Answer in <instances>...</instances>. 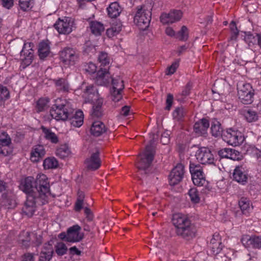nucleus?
<instances>
[{
    "label": "nucleus",
    "instance_id": "nucleus-10",
    "mask_svg": "<svg viewBox=\"0 0 261 261\" xmlns=\"http://www.w3.org/2000/svg\"><path fill=\"white\" fill-rule=\"evenodd\" d=\"M197 161L202 164H214V157L211 150L206 147H200L196 152Z\"/></svg>",
    "mask_w": 261,
    "mask_h": 261
},
{
    "label": "nucleus",
    "instance_id": "nucleus-44",
    "mask_svg": "<svg viewBox=\"0 0 261 261\" xmlns=\"http://www.w3.org/2000/svg\"><path fill=\"white\" fill-rule=\"evenodd\" d=\"M112 84L113 89L122 91L124 87L123 81L119 77L112 79Z\"/></svg>",
    "mask_w": 261,
    "mask_h": 261
},
{
    "label": "nucleus",
    "instance_id": "nucleus-64",
    "mask_svg": "<svg viewBox=\"0 0 261 261\" xmlns=\"http://www.w3.org/2000/svg\"><path fill=\"white\" fill-rule=\"evenodd\" d=\"M22 63L26 66H28L31 64L33 59V55L30 53H28V57H22Z\"/></svg>",
    "mask_w": 261,
    "mask_h": 261
},
{
    "label": "nucleus",
    "instance_id": "nucleus-23",
    "mask_svg": "<svg viewBox=\"0 0 261 261\" xmlns=\"http://www.w3.org/2000/svg\"><path fill=\"white\" fill-rule=\"evenodd\" d=\"M72 112V115L68 118L71 125L75 127H80L83 124L84 114L82 111L79 110L75 114Z\"/></svg>",
    "mask_w": 261,
    "mask_h": 261
},
{
    "label": "nucleus",
    "instance_id": "nucleus-9",
    "mask_svg": "<svg viewBox=\"0 0 261 261\" xmlns=\"http://www.w3.org/2000/svg\"><path fill=\"white\" fill-rule=\"evenodd\" d=\"M79 52L75 49L67 47L60 53L61 61L65 65H74L79 59Z\"/></svg>",
    "mask_w": 261,
    "mask_h": 261
},
{
    "label": "nucleus",
    "instance_id": "nucleus-57",
    "mask_svg": "<svg viewBox=\"0 0 261 261\" xmlns=\"http://www.w3.org/2000/svg\"><path fill=\"white\" fill-rule=\"evenodd\" d=\"M83 228L85 231L92 232L94 229L95 224L94 222H88V221H82Z\"/></svg>",
    "mask_w": 261,
    "mask_h": 261
},
{
    "label": "nucleus",
    "instance_id": "nucleus-60",
    "mask_svg": "<svg viewBox=\"0 0 261 261\" xmlns=\"http://www.w3.org/2000/svg\"><path fill=\"white\" fill-rule=\"evenodd\" d=\"M25 233V236L27 237L25 239H19V241L21 242L22 245L25 248H28L30 246V232H27Z\"/></svg>",
    "mask_w": 261,
    "mask_h": 261
},
{
    "label": "nucleus",
    "instance_id": "nucleus-59",
    "mask_svg": "<svg viewBox=\"0 0 261 261\" xmlns=\"http://www.w3.org/2000/svg\"><path fill=\"white\" fill-rule=\"evenodd\" d=\"M179 66V62L176 61L173 62L171 66L167 68V75H171L173 74Z\"/></svg>",
    "mask_w": 261,
    "mask_h": 261
},
{
    "label": "nucleus",
    "instance_id": "nucleus-29",
    "mask_svg": "<svg viewBox=\"0 0 261 261\" xmlns=\"http://www.w3.org/2000/svg\"><path fill=\"white\" fill-rule=\"evenodd\" d=\"M57 90L61 92H68L69 90V85L67 80L63 78L54 80Z\"/></svg>",
    "mask_w": 261,
    "mask_h": 261
},
{
    "label": "nucleus",
    "instance_id": "nucleus-15",
    "mask_svg": "<svg viewBox=\"0 0 261 261\" xmlns=\"http://www.w3.org/2000/svg\"><path fill=\"white\" fill-rule=\"evenodd\" d=\"M99 151L96 149L95 151L91 153L90 156L85 161L86 167L89 170H96L101 165V161L99 158Z\"/></svg>",
    "mask_w": 261,
    "mask_h": 261
},
{
    "label": "nucleus",
    "instance_id": "nucleus-16",
    "mask_svg": "<svg viewBox=\"0 0 261 261\" xmlns=\"http://www.w3.org/2000/svg\"><path fill=\"white\" fill-rule=\"evenodd\" d=\"M81 229V227L77 224L69 227L67 230V242L74 243L81 241L84 237L83 233L80 232Z\"/></svg>",
    "mask_w": 261,
    "mask_h": 261
},
{
    "label": "nucleus",
    "instance_id": "nucleus-46",
    "mask_svg": "<svg viewBox=\"0 0 261 261\" xmlns=\"http://www.w3.org/2000/svg\"><path fill=\"white\" fill-rule=\"evenodd\" d=\"M243 245L246 248L252 247L253 236L243 235L241 239Z\"/></svg>",
    "mask_w": 261,
    "mask_h": 261
},
{
    "label": "nucleus",
    "instance_id": "nucleus-36",
    "mask_svg": "<svg viewBox=\"0 0 261 261\" xmlns=\"http://www.w3.org/2000/svg\"><path fill=\"white\" fill-rule=\"evenodd\" d=\"M58 165V162L55 158H48L44 160L43 167L44 169L56 168Z\"/></svg>",
    "mask_w": 261,
    "mask_h": 261
},
{
    "label": "nucleus",
    "instance_id": "nucleus-62",
    "mask_svg": "<svg viewBox=\"0 0 261 261\" xmlns=\"http://www.w3.org/2000/svg\"><path fill=\"white\" fill-rule=\"evenodd\" d=\"M252 248L261 249V237L253 236Z\"/></svg>",
    "mask_w": 261,
    "mask_h": 261
},
{
    "label": "nucleus",
    "instance_id": "nucleus-20",
    "mask_svg": "<svg viewBox=\"0 0 261 261\" xmlns=\"http://www.w3.org/2000/svg\"><path fill=\"white\" fill-rule=\"evenodd\" d=\"M108 128L105 124L100 121H94L92 123L90 128L91 135L95 137H99L105 133Z\"/></svg>",
    "mask_w": 261,
    "mask_h": 261
},
{
    "label": "nucleus",
    "instance_id": "nucleus-14",
    "mask_svg": "<svg viewBox=\"0 0 261 261\" xmlns=\"http://www.w3.org/2000/svg\"><path fill=\"white\" fill-rule=\"evenodd\" d=\"M182 15L180 10H173L168 13H162L160 16V20L163 24L173 23L179 21Z\"/></svg>",
    "mask_w": 261,
    "mask_h": 261
},
{
    "label": "nucleus",
    "instance_id": "nucleus-34",
    "mask_svg": "<svg viewBox=\"0 0 261 261\" xmlns=\"http://www.w3.org/2000/svg\"><path fill=\"white\" fill-rule=\"evenodd\" d=\"M192 87V83L191 82H189L184 87L181 93L178 94V95L177 96V99L179 101H182L185 97H186V96H188L190 94V91Z\"/></svg>",
    "mask_w": 261,
    "mask_h": 261
},
{
    "label": "nucleus",
    "instance_id": "nucleus-43",
    "mask_svg": "<svg viewBox=\"0 0 261 261\" xmlns=\"http://www.w3.org/2000/svg\"><path fill=\"white\" fill-rule=\"evenodd\" d=\"M188 194L190 197V199L193 203H197L200 201V197L198 192L196 188H191L188 192Z\"/></svg>",
    "mask_w": 261,
    "mask_h": 261
},
{
    "label": "nucleus",
    "instance_id": "nucleus-4",
    "mask_svg": "<svg viewBox=\"0 0 261 261\" xmlns=\"http://www.w3.org/2000/svg\"><path fill=\"white\" fill-rule=\"evenodd\" d=\"M151 10L150 4L138 8L134 20L140 30H145L148 28L151 18Z\"/></svg>",
    "mask_w": 261,
    "mask_h": 261
},
{
    "label": "nucleus",
    "instance_id": "nucleus-27",
    "mask_svg": "<svg viewBox=\"0 0 261 261\" xmlns=\"http://www.w3.org/2000/svg\"><path fill=\"white\" fill-rule=\"evenodd\" d=\"M103 104L102 99H98L96 103L93 106L91 115L93 118H99L103 115L102 106Z\"/></svg>",
    "mask_w": 261,
    "mask_h": 261
},
{
    "label": "nucleus",
    "instance_id": "nucleus-8",
    "mask_svg": "<svg viewBox=\"0 0 261 261\" xmlns=\"http://www.w3.org/2000/svg\"><path fill=\"white\" fill-rule=\"evenodd\" d=\"M223 138L228 144L234 146L242 144L245 140V137L240 131L232 128L226 130Z\"/></svg>",
    "mask_w": 261,
    "mask_h": 261
},
{
    "label": "nucleus",
    "instance_id": "nucleus-52",
    "mask_svg": "<svg viewBox=\"0 0 261 261\" xmlns=\"http://www.w3.org/2000/svg\"><path fill=\"white\" fill-rule=\"evenodd\" d=\"M122 91L112 89L110 91L111 98L114 101H119L122 97Z\"/></svg>",
    "mask_w": 261,
    "mask_h": 261
},
{
    "label": "nucleus",
    "instance_id": "nucleus-2",
    "mask_svg": "<svg viewBox=\"0 0 261 261\" xmlns=\"http://www.w3.org/2000/svg\"><path fill=\"white\" fill-rule=\"evenodd\" d=\"M172 221L176 227V233L178 236L186 241L195 237L196 229L187 216L180 213L175 214L172 216Z\"/></svg>",
    "mask_w": 261,
    "mask_h": 261
},
{
    "label": "nucleus",
    "instance_id": "nucleus-40",
    "mask_svg": "<svg viewBox=\"0 0 261 261\" xmlns=\"http://www.w3.org/2000/svg\"><path fill=\"white\" fill-rule=\"evenodd\" d=\"M175 37L181 41H186L188 38V29L183 25L180 30L175 35Z\"/></svg>",
    "mask_w": 261,
    "mask_h": 261
},
{
    "label": "nucleus",
    "instance_id": "nucleus-51",
    "mask_svg": "<svg viewBox=\"0 0 261 261\" xmlns=\"http://www.w3.org/2000/svg\"><path fill=\"white\" fill-rule=\"evenodd\" d=\"M246 35L245 37V41L248 43V44H254L256 41L258 42V36H261L260 34H255V35L252 34L251 33L248 32L247 34L245 32Z\"/></svg>",
    "mask_w": 261,
    "mask_h": 261
},
{
    "label": "nucleus",
    "instance_id": "nucleus-41",
    "mask_svg": "<svg viewBox=\"0 0 261 261\" xmlns=\"http://www.w3.org/2000/svg\"><path fill=\"white\" fill-rule=\"evenodd\" d=\"M55 251L58 256H62L66 254L67 247L63 242H59L55 246Z\"/></svg>",
    "mask_w": 261,
    "mask_h": 261
},
{
    "label": "nucleus",
    "instance_id": "nucleus-58",
    "mask_svg": "<svg viewBox=\"0 0 261 261\" xmlns=\"http://www.w3.org/2000/svg\"><path fill=\"white\" fill-rule=\"evenodd\" d=\"M170 141V132L165 131L161 135V142L164 144H167Z\"/></svg>",
    "mask_w": 261,
    "mask_h": 261
},
{
    "label": "nucleus",
    "instance_id": "nucleus-22",
    "mask_svg": "<svg viewBox=\"0 0 261 261\" xmlns=\"http://www.w3.org/2000/svg\"><path fill=\"white\" fill-rule=\"evenodd\" d=\"M233 178L238 182L244 184L247 182V175L245 171V169L241 166H237L234 170L233 173Z\"/></svg>",
    "mask_w": 261,
    "mask_h": 261
},
{
    "label": "nucleus",
    "instance_id": "nucleus-7",
    "mask_svg": "<svg viewBox=\"0 0 261 261\" xmlns=\"http://www.w3.org/2000/svg\"><path fill=\"white\" fill-rule=\"evenodd\" d=\"M189 169L193 182L195 186L198 187L207 186L208 182L205 180L202 169L199 164L191 163Z\"/></svg>",
    "mask_w": 261,
    "mask_h": 261
},
{
    "label": "nucleus",
    "instance_id": "nucleus-35",
    "mask_svg": "<svg viewBox=\"0 0 261 261\" xmlns=\"http://www.w3.org/2000/svg\"><path fill=\"white\" fill-rule=\"evenodd\" d=\"M70 150L68 147L65 145H62L57 149L56 155L61 159H64L68 156Z\"/></svg>",
    "mask_w": 261,
    "mask_h": 261
},
{
    "label": "nucleus",
    "instance_id": "nucleus-19",
    "mask_svg": "<svg viewBox=\"0 0 261 261\" xmlns=\"http://www.w3.org/2000/svg\"><path fill=\"white\" fill-rule=\"evenodd\" d=\"M84 95L86 98V101L89 102H93L94 101H97L99 98V94L96 87L93 85L87 86L84 90Z\"/></svg>",
    "mask_w": 261,
    "mask_h": 261
},
{
    "label": "nucleus",
    "instance_id": "nucleus-30",
    "mask_svg": "<svg viewBox=\"0 0 261 261\" xmlns=\"http://www.w3.org/2000/svg\"><path fill=\"white\" fill-rule=\"evenodd\" d=\"M122 24L120 21L113 22L111 27L107 30V34L109 37H112L118 34L121 30Z\"/></svg>",
    "mask_w": 261,
    "mask_h": 261
},
{
    "label": "nucleus",
    "instance_id": "nucleus-37",
    "mask_svg": "<svg viewBox=\"0 0 261 261\" xmlns=\"http://www.w3.org/2000/svg\"><path fill=\"white\" fill-rule=\"evenodd\" d=\"M49 101L48 98H40L36 105V109L38 112H42L45 110L48 107V103Z\"/></svg>",
    "mask_w": 261,
    "mask_h": 261
},
{
    "label": "nucleus",
    "instance_id": "nucleus-55",
    "mask_svg": "<svg viewBox=\"0 0 261 261\" xmlns=\"http://www.w3.org/2000/svg\"><path fill=\"white\" fill-rule=\"evenodd\" d=\"M230 30L231 32V40H236L239 34V30L237 27L236 22L234 21H232L230 23Z\"/></svg>",
    "mask_w": 261,
    "mask_h": 261
},
{
    "label": "nucleus",
    "instance_id": "nucleus-53",
    "mask_svg": "<svg viewBox=\"0 0 261 261\" xmlns=\"http://www.w3.org/2000/svg\"><path fill=\"white\" fill-rule=\"evenodd\" d=\"M98 61L101 63V67H105L110 63L108 54L106 53L101 52L98 57Z\"/></svg>",
    "mask_w": 261,
    "mask_h": 261
},
{
    "label": "nucleus",
    "instance_id": "nucleus-47",
    "mask_svg": "<svg viewBox=\"0 0 261 261\" xmlns=\"http://www.w3.org/2000/svg\"><path fill=\"white\" fill-rule=\"evenodd\" d=\"M11 142V139L6 133L2 132L0 134V148L3 146H9Z\"/></svg>",
    "mask_w": 261,
    "mask_h": 261
},
{
    "label": "nucleus",
    "instance_id": "nucleus-17",
    "mask_svg": "<svg viewBox=\"0 0 261 261\" xmlns=\"http://www.w3.org/2000/svg\"><path fill=\"white\" fill-rule=\"evenodd\" d=\"M218 155L222 158H227L234 161H240L243 155L238 150L229 148H224L218 151Z\"/></svg>",
    "mask_w": 261,
    "mask_h": 261
},
{
    "label": "nucleus",
    "instance_id": "nucleus-38",
    "mask_svg": "<svg viewBox=\"0 0 261 261\" xmlns=\"http://www.w3.org/2000/svg\"><path fill=\"white\" fill-rule=\"evenodd\" d=\"M211 133L213 136L215 137L222 136V128L221 127V124L218 121L216 123H213L212 124Z\"/></svg>",
    "mask_w": 261,
    "mask_h": 261
},
{
    "label": "nucleus",
    "instance_id": "nucleus-28",
    "mask_svg": "<svg viewBox=\"0 0 261 261\" xmlns=\"http://www.w3.org/2000/svg\"><path fill=\"white\" fill-rule=\"evenodd\" d=\"M210 247L214 254H218L222 249L221 242L219 240V235H214L210 242Z\"/></svg>",
    "mask_w": 261,
    "mask_h": 261
},
{
    "label": "nucleus",
    "instance_id": "nucleus-21",
    "mask_svg": "<svg viewBox=\"0 0 261 261\" xmlns=\"http://www.w3.org/2000/svg\"><path fill=\"white\" fill-rule=\"evenodd\" d=\"M45 154V150L43 146L38 145L34 146L31 153L30 159L33 162H38Z\"/></svg>",
    "mask_w": 261,
    "mask_h": 261
},
{
    "label": "nucleus",
    "instance_id": "nucleus-6",
    "mask_svg": "<svg viewBox=\"0 0 261 261\" xmlns=\"http://www.w3.org/2000/svg\"><path fill=\"white\" fill-rule=\"evenodd\" d=\"M254 90L249 83L238 86V95L241 102L245 105L251 103L253 101Z\"/></svg>",
    "mask_w": 261,
    "mask_h": 261
},
{
    "label": "nucleus",
    "instance_id": "nucleus-5",
    "mask_svg": "<svg viewBox=\"0 0 261 261\" xmlns=\"http://www.w3.org/2000/svg\"><path fill=\"white\" fill-rule=\"evenodd\" d=\"M74 111L73 108L68 102H65L60 105H54L50 110V115L51 117L56 120L65 121L72 115V112Z\"/></svg>",
    "mask_w": 261,
    "mask_h": 261
},
{
    "label": "nucleus",
    "instance_id": "nucleus-54",
    "mask_svg": "<svg viewBox=\"0 0 261 261\" xmlns=\"http://www.w3.org/2000/svg\"><path fill=\"white\" fill-rule=\"evenodd\" d=\"M83 208L86 217L83 221H88V222H93L94 215L91 210L88 207Z\"/></svg>",
    "mask_w": 261,
    "mask_h": 261
},
{
    "label": "nucleus",
    "instance_id": "nucleus-42",
    "mask_svg": "<svg viewBox=\"0 0 261 261\" xmlns=\"http://www.w3.org/2000/svg\"><path fill=\"white\" fill-rule=\"evenodd\" d=\"M245 117L249 122H252L256 121L258 119L257 113L252 110H248L245 113Z\"/></svg>",
    "mask_w": 261,
    "mask_h": 261
},
{
    "label": "nucleus",
    "instance_id": "nucleus-24",
    "mask_svg": "<svg viewBox=\"0 0 261 261\" xmlns=\"http://www.w3.org/2000/svg\"><path fill=\"white\" fill-rule=\"evenodd\" d=\"M209 125L208 121L205 118H203L195 123L194 130L199 135H204L205 134Z\"/></svg>",
    "mask_w": 261,
    "mask_h": 261
},
{
    "label": "nucleus",
    "instance_id": "nucleus-13",
    "mask_svg": "<svg viewBox=\"0 0 261 261\" xmlns=\"http://www.w3.org/2000/svg\"><path fill=\"white\" fill-rule=\"evenodd\" d=\"M184 166L181 164H178L171 171L169 175L170 185L174 186L180 182L184 177Z\"/></svg>",
    "mask_w": 261,
    "mask_h": 261
},
{
    "label": "nucleus",
    "instance_id": "nucleus-48",
    "mask_svg": "<svg viewBox=\"0 0 261 261\" xmlns=\"http://www.w3.org/2000/svg\"><path fill=\"white\" fill-rule=\"evenodd\" d=\"M33 43H24L20 52L21 57H28V53H30L33 55V50L32 49Z\"/></svg>",
    "mask_w": 261,
    "mask_h": 261
},
{
    "label": "nucleus",
    "instance_id": "nucleus-12",
    "mask_svg": "<svg viewBox=\"0 0 261 261\" xmlns=\"http://www.w3.org/2000/svg\"><path fill=\"white\" fill-rule=\"evenodd\" d=\"M40 202V200L38 199V197H32V196L27 197L26 201L22 208L23 214L29 217H31L36 210V204L38 205L44 204H41Z\"/></svg>",
    "mask_w": 261,
    "mask_h": 261
},
{
    "label": "nucleus",
    "instance_id": "nucleus-56",
    "mask_svg": "<svg viewBox=\"0 0 261 261\" xmlns=\"http://www.w3.org/2000/svg\"><path fill=\"white\" fill-rule=\"evenodd\" d=\"M32 0H19V5L20 8L23 11H27L32 6Z\"/></svg>",
    "mask_w": 261,
    "mask_h": 261
},
{
    "label": "nucleus",
    "instance_id": "nucleus-31",
    "mask_svg": "<svg viewBox=\"0 0 261 261\" xmlns=\"http://www.w3.org/2000/svg\"><path fill=\"white\" fill-rule=\"evenodd\" d=\"M90 28L91 32L96 36L100 35L105 30L103 24L97 21H92Z\"/></svg>",
    "mask_w": 261,
    "mask_h": 261
},
{
    "label": "nucleus",
    "instance_id": "nucleus-32",
    "mask_svg": "<svg viewBox=\"0 0 261 261\" xmlns=\"http://www.w3.org/2000/svg\"><path fill=\"white\" fill-rule=\"evenodd\" d=\"M41 129L45 135L44 137L46 139L55 144H56L59 142L57 136L54 133L52 132L49 129L42 126H41Z\"/></svg>",
    "mask_w": 261,
    "mask_h": 261
},
{
    "label": "nucleus",
    "instance_id": "nucleus-63",
    "mask_svg": "<svg viewBox=\"0 0 261 261\" xmlns=\"http://www.w3.org/2000/svg\"><path fill=\"white\" fill-rule=\"evenodd\" d=\"M173 100V96L172 94L169 93L167 94L166 100V106L165 108L166 110L169 111L171 109Z\"/></svg>",
    "mask_w": 261,
    "mask_h": 261
},
{
    "label": "nucleus",
    "instance_id": "nucleus-49",
    "mask_svg": "<svg viewBox=\"0 0 261 261\" xmlns=\"http://www.w3.org/2000/svg\"><path fill=\"white\" fill-rule=\"evenodd\" d=\"M10 98V92L8 88L0 85V101H5Z\"/></svg>",
    "mask_w": 261,
    "mask_h": 261
},
{
    "label": "nucleus",
    "instance_id": "nucleus-61",
    "mask_svg": "<svg viewBox=\"0 0 261 261\" xmlns=\"http://www.w3.org/2000/svg\"><path fill=\"white\" fill-rule=\"evenodd\" d=\"M41 253H44L45 254H50L53 256L54 250L52 245L49 244H45Z\"/></svg>",
    "mask_w": 261,
    "mask_h": 261
},
{
    "label": "nucleus",
    "instance_id": "nucleus-18",
    "mask_svg": "<svg viewBox=\"0 0 261 261\" xmlns=\"http://www.w3.org/2000/svg\"><path fill=\"white\" fill-rule=\"evenodd\" d=\"M110 74L106 69L100 67L97 73L95 78V83L97 85L107 86L110 81Z\"/></svg>",
    "mask_w": 261,
    "mask_h": 261
},
{
    "label": "nucleus",
    "instance_id": "nucleus-33",
    "mask_svg": "<svg viewBox=\"0 0 261 261\" xmlns=\"http://www.w3.org/2000/svg\"><path fill=\"white\" fill-rule=\"evenodd\" d=\"M3 205L5 206L8 208H11L15 206L16 202L15 200L11 196H9L7 193H3L2 195V201Z\"/></svg>",
    "mask_w": 261,
    "mask_h": 261
},
{
    "label": "nucleus",
    "instance_id": "nucleus-39",
    "mask_svg": "<svg viewBox=\"0 0 261 261\" xmlns=\"http://www.w3.org/2000/svg\"><path fill=\"white\" fill-rule=\"evenodd\" d=\"M239 205L242 213L246 214L250 208V201L247 198L242 197L239 201Z\"/></svg>",
    "mask_w": 261,
    "mask_h": 261
},
{
    "label": "nucleus",
    "instance_id": "nucleus-45",
    "mask_svg": "<svg viewBox=\"0 0 261 261\" xmlns=\"http://www.w3.org/2000/svg\"><path fill=\"white\" fill-rule=\"evenodd\" d=\"M186 111L182 107L176 108L173 112V117L174 119L180 121L185 116Z\"/></svg>",
    "mask_w": 261,
    "mask_h": 261
},
{
    "label": "nucleus",
    "instance_id": "nucleus-50",
    "mask_svg": "<svg viewBox=\"0 0 261 261\" xmlns=\"http://www.w3.org/2000/svg\"><path fill=\"white\" fill-rule=\"evenodd\" d=\"M78 198L75 204V211L76 212H80L81 209L83 207V199L84 198V194L82 192H79Z\"/></svg>",
    "mask_w": 261,
    "mask_h": 261
},
{
    "label": "nucleus",
    "instance_id": "nucleus-3",
    "mask_svg": "<svg viewBox=\"0 0 261 261\" xmlns=\"http://www.w3.org/2000/svg\"><path fill=\"white\" fill-rule=\"evenodd\" d=\"M152 139L149 142V144L146 146L145 152L143 153L144 156L141 157L137 166L141 174L148 173V169L151 165L155 153L154 146V135L152 134Z\"/></svg>",
    "mask_w": 261,
    "mask_h": 261
},
{
    "label": "nucleus",
    "instance_id": "nucleus-11",
    "mask_svg": "<svg viewBox=\"0 0 261 261\" xmlns=\"http://www.w3.org/2000/svg\"><path fill=\"white\" fill-rule=\"evenodd\" d=\"M73 21L70 17L63 19L59 18L54 24L55 28L60 34H69L72 31Z\"/></svg>",
    "mask_w": 261,
    "mask_h": 261
},
{
    "label": "nucleus",
    "instance_id": "nucleus-1",
    "mask_svg": "<svg viewBox=\"0 0 261 261\" xmlns=\"http://www.w3.org/2000/svg\"><path fill=\"white\" fill-rule=\"evenodd\" d=\"M19 187L27 194V197H38L41 204L48 202V196L50 194L49 185L44 174L37 176L36 179L32 176L26 177L21 181Z\"/></svg>",
    "mask_w": 261,
    "mask_h": 261
},
{
    "label": "nucleus",
    "instance_id": "nucleus-25",
    "mask_svg": "<svg viewBox=\"0 0 261 261\" xmlns=\"http://www.w3.org/2000/svg\"><path fill=\"white\" fill-rule=\"evenodd\" d=\"M122 11V7L117 2L112 3L107 8L108 14L112 18L119 16Z\"/></svg>",
    "mask_w": 261,
    "mask_h": 261
},
{
    "label": "nucleus",
    "instance_id": "nucleus-26",
    "mask_svg": "<svg viewBox=\"0 0 261 261\" xmlns=\"http://www.w3.org/2000/svg\"><path fill=\"white\" fill-rule=\"evenodd\" d=\"M38 55L41 60H44L50 53L49 43L47 41H42L38 45Z\"/></svg>",
    "mask_w": 261,
    "mask_h": 261
}]
</instances>
